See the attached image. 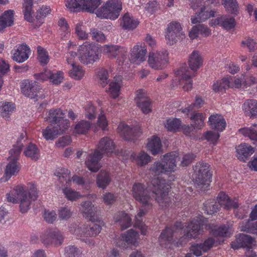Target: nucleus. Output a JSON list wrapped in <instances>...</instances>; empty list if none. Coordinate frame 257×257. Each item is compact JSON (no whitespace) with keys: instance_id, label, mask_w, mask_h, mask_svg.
I'll return each mask as SVG.
<instances>
[{"instance_id":"603ef678","label":"nucleus","mask_w":257,"mask_h":257,"mask_svg":"<svg viewBox=\"0 0 257 257\" xmlns=\"http://www.w3.org/2000/svg\"><path fill=\"white\" fill-rule=\"evenodd\" d=\"M150 170L155 174V175H159L163 173L168 172L165 169L163 162H155L150 168Z\"/></svg>"},{"instance_id":"4be33fe9","label":"nucleus","mask_w":257,"mask_h":257,"mask_svg":"<svg viewBox=\"0 0 257 257\" xmlns=\"http://www.w3.org/2000/svg\"><path fill=\"white\" fill-rule=\"evenodd\" d=\"M30 52L29 47L25 43H23L19 46L14 53L13 60L19 63L24 62L28 59Z\"/></svg>"},{"instance_id":"8fccbe9b","label":"nucleus","mask_w":257,"mask_h":257,"mask_svg":"<svg viewBox=\"0 0 257 257\" xmlns=\"http://www.w3.org/2000/svg\"><path fill=\"white\" fill-rule=\"evenodd\" d=\"M223 5L227 11L231 14H236L238 10V4L236 0H223Z\"/></svg>"},{"instance_id":"338daca9","label":"nucleus","mask_w":257,"mask_h":257,"mask_svg":"<svg viewBox=\"0 0 257 257\" xmlns=\"http://www.w3.org/2000/svg\"><path fill=\"white\" fill-rule=\"evenodd\" d=\"M144 113H148L151 111V101L149 98L145 101H141L140 103H136Z\"/></svg>"},{"instance_id":"e433bc0d","label":"nucleus","mask_w":257,"mask_h":257,"mask_svg":"<svg viewBox=\"0 0 257 257\" xmlns=\"http://www.w3.org/2000/svg\"><path fill=\"white\" fill-rule=\"evenodd\" d=\"M138 25V21L134 20L128 13L124 15L120 23L121 26L125 30L134 29L137 27Z\"/></svg>"},{"instance_id":"4468645a","label":"nucleus","mask_w":257,"mask_h":257,"mask_svg":"<svg viewBox=\"0 0 257 257\" xmlns=\"http://www.w3.org/2000/svg\"><path fill=\"white\" fill-rule=\"evenodd\" d=\"M80 211L84 217L91 222H100L97 214V207L91 201L82 202L80 204Z\"/></svg>"},{"instance_id":"2f4dec72","label":"nucleus","mask_w":257,"mask_h":257,"mask_svg":"<svg viewBox=\"0 0 257 257\" xmlns=\"http://www.w3.org/2000/svg\"><path fill=\"white\" fill-rule=\"evenodd\" d=\"M33 6V0H24L22 8L23 12L25 19L30 23H32L34 21Z\"/></svg>"},{"instance_id":"79ce46f5","label":"nucleus","mask_w":257,"mask_h":257,"mask_svg":"<svg viewBox=\"0 0 257 257\" xmlns=\"http://www.w3.org/2000/svg\"><path fill=\"white\" fill-rule=\"evenodd\" d=\"M15 106L11 102H5L0 105V116L9 117V115L14 111Z\"/></svg>"},{"instance_id":"de8ad7c7","label":"nucleus","mask_w":257,"mask_h":257,"mask_svg":"<svg viewBox=\"0 0 257 257\" xmlns=\"http://www.w3.org/2000/svg\"><path fill=\"white\" fill-rule=\"evenodd\" d=\"M229 227L222 225L212 230V234L215 237H227L230 234Z\"/></svg>"},{"instance_id":"a211bd4d","label":"nucleus","mask_w":257,"mask_h":257,"mask_svg":"<svg viewBox=\"0 0 257 257\" xmlns=\"http://www.w3.org/2000/svg\"><path fill=\"white\" fill-rule=\"evenodd\" d=\"M117 129L120 136L127 140H133L134 137L139 136L141 134L139 127L130 126L124 123H120Z\"/></svg>"},{"instance_id":"3c124183","label":"nucleus","mask_w":257,"mask_h":257,"mask_svg":"<svg viewBox=\"0 0 257 257\" xmlns=\"http://www.w3.org/2000/svg\"><path fill=\"white\" fill-rule=\"evenodd\" d=\"M239 131L244 136L248 137L250 140L257 142V130L255 128H243Z\"/></svg>"},{"instance_id":"1a4fd4ad","label":"nucleus","mask_w":257,"mask_h":257,"mask_svg":"<svg viewBox=\"0 0 257 257\" xmlns=\"http://www.w3.org/2000/svg\"><path fill=\"white\" fill-rule=\"evenodd\" d=\"M149 66L156 70H162L166 67L169 62L168 53L167 50L150 52L149 55Z\"/></svg>"},{"instance_id":"a18cd8bd","label":"nucleus","mask_w":257,"mask_h":257,"mask_svg":"<svg viewBox=\"0 0 257 257\" xmlns=\"http://www.w3.org/2000/svg\"><path fill=\"white\" fill-rule=\"evenodd\" d=\"M115 81L111 82L109 84V91L110 92L111 96L115 98L118 96V92L120 87V81L121 79L120 77H118L119 80H117L115 78Z\"/></svg>"},{"instance_id":"5fc2aeb1","label":"nucleus","mask_w":257,"mask_h":257,"mask_svg":"<svg viewBox=\"0 0 257 257\" xmlns=\"http://www.w3.org/2000/svg\"><path fill=\"white\" fill-rule=\"evenodd\" d=\"M181 126V120L178 118L168 119L165 127L169 131H176Z\"/></svg>"},{"instance_id":"9b49d317","label":"nucleus","mask_w":257,"mask_h":257,"mask_svg":"<svg viewBox=\"0 0 257 257\" xmlns=\"http://www.w3.org/2000/svg\"><path fill=\"white\" fill-rule=\"evenodd\" d=\"M184 36V34L182 32V27L179 23L173 22L168 25L165 36L167 44L173 45L183 39Z\"/></svg>"},{"instance_id":"6e6d98bb","label":"nucleus","mask_w":257,"mask_h":257,"mask_svg":"<svg viewBox=\"0 0 257 257\" xmlns=\"http://www.w3.org/2000/svg\"><path fill=\"white\" fill-rule=\"evenodd\" d=\"M248 221L247 223L242 227V230L250 233L255 234L257 235V221Z\"/></svg>"},{"instance_id":"20e7f679","label":"nucleus","mask_w":257,"mask_h":257,"mask_svg":"<svg viewBox=\"0 0 257 257\" xmlns=\"http://www.w3.org/2000/svg\"><path fill=\"white\" fill-rule=\"evenodd\" d=\"M203 59L200 53L196 50H194L188 58V63L190 69L194 72L192 73L189 68L185 65L180 67L176 70L175 73L178 76H180L182 80L186 81L185 84L183 86L185 91H189L192 87V81L191 78L193 76L194 73L202 65Z\"/></svg>"},{"instance_id":"c85d7f7f","label":"nucleus","mask_w":257,"mask_h":257,"mask_svg":"<svg viewBox=\"0 0 257 257\" xmlns=\"http://www.w3.org/2000/svg\"><path fill=\"white\" fill-rule=\"evenodd\" d=\"M14 11L11 10L6 11L0 16V31L12 26L14 24Z\"/></svg>"},{"instance_id":"052dcab7","label":"nucleus","mask_w":257,"mask_h":257,"mask_svg":"<svg viewBox=\"0 0 257 257\" xmlns=\"http://www.w3.org/2000/svg\"><path fill=\"white\" fill-rule=\"evenodd\" d=\"M63 192L66 197L71 201L75 200L81 197L78 192L73 190L71 188H65L63 189Z\"/></svg>"},{"instance_id":"72a5a7b5","label":"nucleus","mask_w":257,"mask_h":257,"mask_svg":"<svg viewBox=\"0 0 257 257\" xmlns=\"http://www.w3.org/2000/svg\"><path fill=\"white\" fill-rule=\"evenodd\" d=\"M111 179L109 173L104 170H101L97 176L96 184L99 188L103 189L109 184Z\"/></svg>"},{"instance_id":"423d86ee","label":"nucleus","mask_w":257,"mask_h":257,"mask_svg":"<svg viewBox=\"0 0 257 257\" xmlns=\"http://www.w3.org/2000/svg\"><path fill=\"white\" fill-rule=\"evenodd\" d=\"M101 55L99 48L94 44L85 43L78 49V58L84 65H93L98 62Z\"/></svg>"},{"instance_id":"6e6552de","label":"nucleus","mask_w":257,"mask_h":257,"mask_svg":"<svg viewBox=\"0 0 257 257\" xmlns=\"http://www.w3.org/2000/svg\"><path fill=\"white\" fill-rule=\"evenodd\" d=\"M122 9V3L120 0H108L95 12L98 18L101 19L115 20L119 16Z\"/></svg>"},{"instance_id":"f257e3e1","label":"nucleus","mask_w":257,"mask_h":257,"mask_svg":"<svg viewBox=\"0 0 257 257\" xmlns=\"http://www.w3.org/2000/svg\"><path fill=\"white\" fill-rule=\"evenodd\" d=\"M152 192H150L145 185L141 183H136L133 185L132 191L134 198L141 204L142 207L136 216L135 226L138 227L142 234L146 235L147 227L142 221V217L147 212V209L152 207L151 201L154 198L156 201L162 207H166L171 202L168 195L169 186L164 179L154 178L151 181Z\"/></svg>"},{"instance_id":"13d9d810","label":"nucleus","mask_w":257,"mask_h":257,"mask_svg":"<svg viewBox=\"0 0 257 257\" xmlns=\"http://www.w3.org/2000/svg\"><path fill=\"white\" fill-rule=\"evenodd\" d=\"M79 249L74 245L68 246L65 248V257H79Z\"/></svg>"},{"instance_id":"f704fd0d","label":"nucleus","mask_w":257,"mask_h":257,"mask_svg":"<svg viewBox=\"0 0 257 257\" xmlns=\"http://www.w3.org/2000/svg\"><path fill=\"white\" fill-rule=\"evenodd\" d=\"M219 203L221 206H224L225 208H237L238 207L237 202L232 201L227 195L224 192H220L217 197Z\"/></svg>"},{"instance_id":"774afa93","label":"nucleus","mask_w":257,"mask_h":257,"mask_svg":"<svg viewBox=\"0 0 257 257\" xmlns=\"http://www.w3.org/2000/svg\"><path fill=\"white\" fill-rule=\"evenodd\" d=\"M117 197L111 193H106L103 194L102 199L104 204L110 205L114 203L116 200Z\"/></svg>"},{"instance_id":"bb28decb","label":"nucleus","mask_w":257,"mask_h":257,"mask_svg":"<svg viewBox=\"0 0 257 257\" xmlns=\"http://www.w3.org/2000/svg\"><path fill=\"white\" fill-rule=\"evenodd\" d=\"M209 123L212 128L218 131H222L226 127L224 118L218 114L211 115L209 118Z\"/></svg>"},{"instance_id":"393cba45","label":"nucleus","mask_w":257,"mask_h":257,"mask_svg":"<svg viewBox=\"0 0 257 257\" xmlns=\"http://www.w3.org/2000/svg\"><path fill=\"white\" fill-rule=\"evenodd\" d=\"M254 239L249 235L243 233L237 236L235 242H232L231 245L233 249H238L239 247L248 248L251 246Z\"/></svg>"},{"instance_id":"dca6fc26","label":"nucleus","mask_w":257,"mask_h":257,"mask_svg":"<svg viewBox=\"0 0 257 257\" xmlns=\"http://www.w3.org/2000/svg\"><path fill=\"white\" fill-rule=\"evenodd\" d=\"M138 237V233L131 229L121 234L120 239L116 242V245L122 248H127L132 245L136 244Z\"/></svg>"},{"instance_id":"c03bdc74","label":"nucleus","mask_w":257,"mask_h":257,"mask_svg":"<svg viewBox=\"0 0 257 257\" xmlns=\"http://www.w3.org/2000/svg\"><path fill=\"white\" fill-rule=\"evenodd\" d=\"M218 202L219 200H218ZM205 210L207 212L208 214H213L217 212L221 206L219 202H215L213 201H208L204 203Z\"/></svg>"},{"instance_id":"f03ea898","label":"nucleus","mask_w":257,"mask_h":257,"mask_svg":"<svg viewBox=\"0 0 257 257\" xmlns=\"http://www.w3.org/2000/svg\"><path fill=\"white\" fill-rule=\"evenodd\" d=\"M28 191L25 189L24 186L18 185L11 193L7 194L8 202L20 204V211L22 213L28 211L32 200H36L38 197L37 189L34 184L30 185Z\"/></svg>"},{"instance_id":"7ed1b4c3","label":"nucleus","mask_w":257,"mask_h":257,"mask_svg":"<svg viewBox=\"0 0 257 257\" xmlns=\"http://www.w3.org/2000/svg\"><path fill=\"white\" fill-rule=\"evenodd\" d=\"M114 148L115 144L109 138L105 137L101 139L94 153L89 155L85 161L88 169L93 172H97L100 168L99 162L103 155L112 153Z\"/></svg>"},{"instance_id":"a878e982","label":"nucleus","mask_w":257,"mask_h":257,"mask_svg":"<svg viewBox=\"0 0 257 257\" xmlns=\"http://www.w3.org/2000/svg\"><path fill=\"white\" fill-rule=\"evenodd\" d=\"M246 116L250 118L257 116V101L254 99L246 100L242 105Z\"/></svg>"},{"instance_id":"2eb2a0df","label":"nucleus","mask_w":257,"mask_h":257,"mask_svg":"<svg viewBox=\"0 0 257 257\" xmlns=\"http://www.w3.org/2000/svg\"><path fill=\"white\" fill-rule=\"evenodd\" d=\"M203 221L199 217H197L191 221L185 228V236L186 238H196L202 231Z\"/></svg>"},{"instance_id":"bf43d9fd","label":"nucleus","mask_w":257,"mask_h":257,"mask_svg":"<svg viewBox=\"0 0 257 257\" xmlns=\"http://www.w3.org/2000/svg\"><path fill=\"white\" fill-rule=\"evenodd\" d=\"M38 59L42 64H47L49 62V56L45 49L41 46L37 47Z\"/></svg>"},{"instance_id":"473e14b6","label":"nucleus","mask_w":257,"mask_h":257,"mask_svg":"<svg viewBox=\"0 0 257 257\" xmlns=\"http://www.w3.org/2000/svg\"><path fill=\"white\" fill-rule=\"evenodd\" d=\"M206 8L204 7L201 8V11L199 13H196V15L193 16L191 19V22L192 24H196L204 21L210 17H214V12L211 11L209 12L208 10H205Z\"/></svg>"},{"instance_id":"5701e85b","label":"nucleus","mask_w":257,"mask_h":257,"mask_svg":"<svg viewBox=\"0 0 257 257\" xmlns=\"http://www.w3.org/2000/svg\"><path fill=\"white\" fill-rule=\"evenodd\" d=\"M180 159L176 152H171L163 156V161L165 169L167 172H174L176 167V163Z\"/></svg>"},{"instance_id":"37998d69","label":"nucleus","mask_w":257,"mask_h":257,"mask_svg":"<svg viewBox=\"0 0 257 257\" xmlns=\"http://www.w3.org/2000/svg\"><path fill=\"white\" fill-rule=\"evenodd\" d=\"M81 0H66L65 6L71 12H77L82 11Z\"/></svg>"},{"instance_id":"412c9836","label":"nucleus","mask_w":257,"mask_h":257,"mask_svg":"<svg viewBox=\"0 0 257 257\" xmlns=\"http://www.w3.org/2000/svg\"><path fill=\"white\" fill-rule=\"evenodd\" d=\"M102 222H91L89 224L85 225L82 228L81 235L86 237H95L97 235L101 230V224Z\"/></svg>"},{"instance_id":"864d4df0","label":"nucleus","mask_w":257,"mask_h":257,"mask_svg":"<svg viewBox=\"0 0 257 257\" xmlns=\"http://www.w3.org/2000/svg\"><path fill=\"white\" fill-rule=\"evenodd\" d=\"M97 77L102 87L105 86L109 82L108 71L104 68H101L98 71Z\"/></svg>"},{"instance_id":"0e129e2a","label":"nucleus","mask_w":257,"mask_h":257,"mask_svg":"<svg viewBox=\"0 0 257 257\" xmlns=\"http://www.w3.org/2000/svg\"><path fill=\"white\" fill-rule=\"evenodd\" d=\"M63 79V73L60 71H57L54 73L51 71V76L50 80L53 84L58 85L62 82Z\"/></svg>"},{"instance_id":"cd10ccee","label":"nucleus","mask_w":257,"mask_h":257,"mask_svg":"<svg viewBox=\"0 0 257 257\" xmlns=\"http://www.w3.org/2000/svg\"><path fill=\"white\" fill-rule=\"evenodd\" d=\"M254 152V149L250 145L247 144H243L239 145L236 148L238 159L245 162L249 156Z\"/></svg>"},{"instance_id":"09e8293b","label":"nucleus","mask_w":257,"mask_h":257,"mask_svg":"<svg viewBox=\"0 0 257 257\" xmlns=\"http://www.w3.org/2000/svg\"><path fill=\"white\" fill-rule=\"evenodd\" d=\"M90 35L92 39L99 43H103L105 41L106 37L102 32L96 28L90 29Z\"/></svg>"},{"instance_id":"4c0bfd02","label":"nucleus","mask_w":257,"mask_h":257,"mask_svg":"<svg viewBox=\"0 0 257 257\" xmlns=\"http://www.w3.org/2000/svg\"><path fill=\"white\" fill-rule=\"evenodd\" d=\"M230 80L227 78H224L221 80H218L214 83L212 86L213 90L216 92L223 93L226 89L229 88Z\"/></svg>"},{"instance_id":"39448f33","label":"nucleus","mask_w":257,"mask_h":257,"mask_svg":"<svg viewBox=\"0 0 257 257\" xmlns=\"http://www.w3.org/2000/svg\"><path fill=\"white\" fill-rule=\"evenodd\" d=\"M26 136V133L22 131L20 137L17 140L16 144L13 145V148L10 151V156L8 158L9 163L7 165L6 169V175L9 179L12 175L17 174L20 170V166L18 160L19 159L20 155L24 145L21 141Z\"/></svg>"},{"instance_id":"4d7b16f0","label":"nucleus","mask_w":257,"mask_h":257,"mask_svg":"<svg viewBox=\"0 0 257 257\" xmlns=\"http://www.w3.org/2000/svg\"><path fill=\"white\" fill-rule=\"evenodd\" d=\"M72 68L70 70V76L75 79H80L83 76V71L79 66H76L74 63H72Z\"/></svg>"},{"instance_id":"ea45409f","label":"nucleus","mask_w":257,"mask_h":257,"mask_svg":"<svg viewBox=\"0 0 257 257\" xmlns=\"http://www.w3.org/2000/svg\"><path fill=\"white\" fill-rule=\"evenodd\" d=\"M116 220L119 222L122 230H124L131 225L132 219L125 212H120Z\"/></svg>"},{"instance_id":"6ab92c4d","label":"nucleus","mask_w":257,"mask_h":257,"mask_svg":"<svg viewBox=\"0 0 257 257\" xmlns=\"http://www.w3.org/2000/svg\"><path fill=\"white\" fill-rule=\"evenodd\" d=\"M147 53V49L144 45H135L131 50L130 60L133 63L139 64L146 60Z\"/></svg>"},{"instance_id":"c9c22d12","label":"nucleus","mask_w":257,"mask_h":257,"mask_svg":"<svg viewBox=\"0 0 257 257\" xmlns=\"http://www.w3.org/2000/svg\"><path fill=\"white\" fill-rule=\"evenodd\" d=\"M24 154L27 157L30 158L34 161H37L40 157L39 149L36 145L32 143H30L26 147Z\"/></svg>"},{"instance_id":"f3484780","label":"nucleus","mask_w":257,"mask_h":257,"mask_svg":"<svg viewBox=\"0 0 257 257\" xmlns=\"http://www.w3.org/2000/svg\"><path fill=\"white\" fill-rule=\"evenodd\" d=\"M102 52L110 59L116 58L119 55H121L123 59L126 58L127 49L123 47L117 45H105L102 47Z\"/></svg>"},{"instance_id":"e2e57ef3","label":"nucleus","mask_w":257,"mask_h":257,"mask_svg":"<svg viewBox=\"0 0 257 257\" xmlns=\"http://www.w3.org/2000/svg\"><path fill=\"white\" fill-rule=\"evenodd\" d=\"M241 45L242 47H247L250 52L254 51L257 49V43L251 39L242 41Z\"/></svg>"},{"instance_id":"c756f323","label":"nucleus","mask_w":257,"mask_h":257,"mask_svg":"<svg viewBox=\"0 0 257 257\" xmlns=\"http://www.w3.org/2000/svg\"><path fill=\"white\" fill-rule=\"evenodd\" d=\"M147 148L153 155L162 153V145L159 138L153 136L149 140Z\"/></svg>"},{"instance_id":"58836bf2","label":"nucleus","mask_w":257,"mask_h":257,"mask_svg":"<svg viewBox=\"0 0 257 257\" xmlns=\"http://www.w3.org/2000/svg\"><path fill=\"white\" fill-rule=\"evenodd\" d=\"M217 24L220 25L225 30H230L233 28L236 22L233 17H222L217 19Z\"/></svg>"},{"instance_id":"0eeeda50","label":"nucleus","mask_w":257,"mask_h":257,"mask_svg":"<svg viewBox=\"0 0 257 257\" xmlns=\"http://www.w3.org/2000/svg\"><path fill=\"white\" fill-rule=\"evenodd\" d=\"M194 170V180L196 187L202 191L207 190L212 177L210 165L204 162H199L195 166Z\"/></svg>"},{"instance_id":"b1692460","label":"nucleus","mask_w":257,"mask_h":257,"mask_svg":"<svg viewBox=\"0 0 257 257\" xmlns=\"http://www.w3.org/2000/svg\"><path fill=\"white\" fill-rule=\"evenodd\" d=\"M48 126L45 129L43 130L42 134L46 140H53L59 136L63 134L66 130L59 127L57 125L54 124Z\"/></svg>"},{"instance_id":"49530a36","label":"nucleus","mask_w":257,"mask_h":257,"mask_svg":"<svg viewBox=\"0 0 257 257\" xmlns=\"http://www.w3.org/2000/svg\"><path fill=\"white\" fill-rule=\"evenodd\" d=\"M91 123L89 121L81 120L75 126L76 132L79 134H84L90 129Z\"/></svg>"},{"instance_id":"aec40b11","label":"nucleus","mask_w":257,"mask_h":257,"mask_svg":"<svg viewBox=\"0 0 257 257\" xmlns=\"http://www.w3.org/2000/svg\"><path fill=\"white\" fill-rule=\"evenodd\" d=\"M21 90L25 96L33 99L38 96L40 89L35 82L30 83L28 80H25L22 83Z\"/></svg>"},{"instance_id":"7c9ffc66","label":"nucleus","mask_w":257,"mask_h":257,"mask_svg":"<svg viewBox=\"0 0 257 257\" xmlns=\"http://www.w3.org/2000/svg\"><path fill=\"white\" fill-rule=\"evenodd\" d=\"M82 11L95 14L97 8L101 4V0H81Z\"/></svg>"},{"instance_id":"9d476101","label":"nucleus","mask_w":257,"mask_h":257,"mask_svg":"<svg viewBox=\"0 0 257 257\" xmlns=\"http://www.w3.org/2000/svg\"><path fill=\"white\" fill-rule=\"evenodd\" d=\"M42 242L46 247L51 245L58 246L62 244L64 237L61 232L57 229H48L40 236Z\"/></svg>"},{"instance_id":"69168bd1","label":"nucleus","mask_w":257,"mask_h":257,"mask_svg":"<svg viewBox=\"0 0 257 257\" xmlns=\"http://www.w3.org/2000/svg\"><path fill=\"white\" fill-rule=\"evenodd\" d=\"M97 125L103 131H105L108 125L107 121L103 110H101L98 116Z\"/></svg>"},{"instance_id":"a19ab883","label":"nucleus","mask_w":257,"mask_h":257,"mask_svg":"<svg viewBox=\"0 0 257 257\" xmlns=\"http://www.w3.org/2000/svg\"><path fill=\"white\" fill-rule=\"evenodd\" d=\"M204 116L202 113H193L190 117L192 120L191 125L194 128L201 129L204 125Z\"/></svg>"},{"instance_id":"680f3d73","label":"nucleus","mask_w":257,"mask_h":257,"mask_svg":"<svg viewBox=\"0 0 257 257\" xmlns=\"http://www.w3.org/2000/svg\"><path fill=\"white\" fill-rule=\"evenodd\" d=\"M151 158V157L147 153L142 151L137 157V164L141 166L145 165L150 162Z\"/></svg>"},{"instance_id":"ddd939ff","label":"nucleus","mask_w":257,"mask_h":257,"mask_svg":"<svg viewBox=\"0 0 257 257\" xmlns=\"http://www.w3.org/2000/svg\"><path fill=\"white\" fill-rule=\"evenodd\" d=\"M181 223H177L174 226L167 227L161 233L159 238V241L161 246L165 247L172 244L176 241L174 238V234L179 227L181 229Z\"/></svg>"},{"instance_id":"f8f14e48","label":"nucleus","mask_w":257,"mask_h":257,"mask_svg":"<svg viewBox=\"0 0 257 257\" xmlns=\"http://www.w3.org/2000/svg\"><path fill=\"white\" fill-rule=\"evenodd\" d=\"M65 113L60 109L50 110L49 116L45 118L51 124H55L59 127L67 130L69 127V122L67 119H65Z\"/></svg>"}]
</instances>
